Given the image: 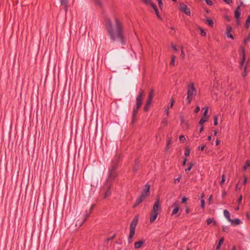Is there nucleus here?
Returning <instances> with one entry per match:
<instances>
[{
	"instance_id": "6",
	"label": "nucleus",
	"mask_w": 250,
	"mask_h": 250,
	"mask_svg": "<svg viewBox=\"0 0 250 250\" xmlns=\"http://www.w3.org/2000/svg\"><path fill=\"white\" fill-rule=\"evenodd\" d=\"M138 222V217L135 216L132 222L130 223L129 226V234L128 236V239L131 240L133 237L134 236L135 232L136 227L137 225Z\"/></svg>"
},
{
	"instance_id": "42",
	"label": "nucleus",
	"mask_w": 250,
	"mask_h": 250,
	"mask_svg": "<svg viewBox=\"0 0 250 250\" xmlns=\"http://www.w3.org/2000/svg\"><path fill=\"white\" fill-rule=\"evenodd\" d=\"M208 112V108L207 107L205 108V110L203 114V117H208L207 116Z\"/></svg>"
},
{
	"instance_id": "7",
	"label": "nucleus",
	"mask_w": 250,
	"mask_h": 250,
	"mask_svg": "<svg viewBox=\"0 0 250 250\" xmlns=\"http://www.w3.org/2000/svg\"><path fill=\"white\" fill-rule=\"evenodd\" d=\"M142 1L144 3L146 4L150 5L153 8V9L154 10L155 12L157 17L158 18H159L160 19H161L156 5L154 3H153L151 0H142Z\"/></svg>"
},
{
	"instance_id": "21",
	"label": "nucleus",
	"mask_w": 250,
	"mask_h": 250,
	"mask_svg": "<svg viewBox=\"0 0 250 250\" xmlns=\"http://www.w3.org/2000/svg\"><path fill=\"white\" fill-rule=\"evenodd\" d=\"M61 5L64 6V9L65 11L67 10V5L68 3V0H61Z\"/></svg>"
},
{
	"instance_id": "30",
	"label": "nucleus",
	"mask_w": 250,
	"mask_h": 250,
	"mask_svg": "<svg viewBox=\"0 0 250 250\" xmlns=\"http://www.w3.org/2000/svg\"><path fill=\"white\" fill-rule=\"evenodd\" d=\"M207 22L208 24L209 25H210L211 27H213L214 25L213 21L210 19H207Z\"/></svg>"
},
{
	"instance_id": "17",
	"label": "nucleus",
	"mask_w": 250,
	"mask_h": 250,
	"mask_svg": "<svg viewBox=\"0 0 250 250\" xmlns=\"http://www.w3.org/2000/svg\"><path fill=\"white\" fill-rule=\"evenodd\" d=\"M111 184H109L107 186V189L105 192L104 198H106L107 197L111 195V191H110Z\"/></svg>"
},
{
	"instance_id": "62",
	"label": "nucleus",
	"mask_w": 250,
	"mask_h": 250,
	"mask_svg": "<svg viewBox=\"0 0 250 250\" xmlns=\"http://www.w3.org/2000/svg\"><path fill=\"white\" fill-rule=\"evenodd\" d=\"M220 141L219 140H216V146H218L219 145V144H220Z\"/></svg>"
},
{
	"instance_id": "29",
	"label": "nucleus",
	"mask_w": 250,
	"mask_h": 250,
	"mask_svg": "<svg viewBox=\"0 0 250 250\" xmlns=\"http://www.w3.org/2000/svg\"><path fill=\"white\" fill-rule=\"evenodd\" d=\"M250 23V16H249L246 20V23H245V27L247 28H249V25Z\"/></svg>"
},
{
	"instance_id": "31",
	"label": "nucleus",
	"mask_w": 250,
	"mask_h": 250,
	"mask_svg": "<svg viewBox=\"0 0 250 250\" xmlns=\"http://www.w3.org/2000/svg\"><path fill=\"white\" fill-rule=\"evenodd\" d=\"M170 103L169 106L168 107H169V108H172L173 106V105H174V104L175 102V101L173 99V98H172L170 99Z\"/></svg>"
},
{
	"instance_id": "35",
	"label": "nucleus",
	"mask_w": 250,
	"mask_h": 250,
	"mask_svg": "<svg viewBox=\"0 0 250 250\" xmlns=\"http://www.w3.org/2000/svg\"><path fill=\"white\" fill-rule=\"evenodd\" d=\"M190 154V149L189 148H186L185 152V155L186 156H188Z\"/></svg>"
},
{
	"instance_id": "60",
	"label": "nucleus",
	"mask_w": 250,
	"mask_h": 250,
	"mask_svg": "<svg viewBox=\"0 0 250 250\" xmlns=\"http://www.w3.org/2000/svg\"><path fill=\"white\" fill-rule=\"evenodd\" d=\"M204 130V126L203 125H201V127H200V132H202Z\"/></svg>"
},
{
	"instance_id": "52",
	"label": "nucleus",
	"mask_w": 250,
	"mask_h": 250,
	"mask_svg": "<svg viewBox=\"0 0 250 250\" xmlns=\"http://www.w3.org/2000/svg\"><path fill=\"white\" fill-rule=\"evenodd\" d=\"M212 200V195H210L208 199L209 204H211V202Z\"/></svg>"
},
{
	"instance_id": "18",
	"label": "nucleus",
	"mask_w": 250,
	"mask_h": 250,
	"mask_svg": "<svg viewBox=\"0 0 250 250\" xmlns=\"http://www.w3.org/2000/svg\"><path fill=\"white\" fill-rule=\"evenodd\" d=\"M152 100H149V99H147V101H146V105L144 107V110L145 111H147L149 108V106L151 104V102H152Z\"/></svg>"
},
{
	"instance_id": "44",
	"label": "nucleus",
	"mask_w": 250,
	"mask_h": 250,
	"mask_svg": "<svg viewBox=\"0 0 250 250\" xmlns=\"http://www.w3.org/2000/svg\"><path fill=\"white\" fill-rule=\"evenodd\" d=\"M181 57L182 59H184L185 57V54L183 51V47H182Z\"/></svg>"
},
{
	"instance_id": "55",
	"label": "nucleus",
	"mask_w": 250,
	"mask_h": 250,
	"mask_svg": "<svg viewBox=\"0 0 250 250\" xmlns=\"http://www.w3.org/2000/svg\"><path fill=\"white\" fill-rule=\"evenodd\" d=\"M187 158H185L183 160V163H182V165L183 166H185L187 163Z\"/></svg>"
},
{
	"instance_id": "10",
	"label": "nucleus",
	"mask_w": 250,
	"mask_h": 250,
	"mask_svg": "<svg viewBox=\"0 0 250 250\" xmlns=\"http://www.w3.org/2000/svg\"><path fill=\"white\" fill-rule=\"evenodd\" d=\"M241 12V10L240 6H238L235 11V12H234V16H235V19L237 20V22L238 24L239 23V19L240 16Z\"/></svg>"
},
{
	"instance_id": "53",
	"label": "nucleus",
	"mask_w": 250,
	"mask_h": 250,
	"mask_svg": "<svg viewBox=\"0 0 250 250\" xmlns=\"http://www.w3.org/2000/svg\"><path fill=\"white\" fill-rule=\"evenodd\" d=\"M200 107H199V106H197V107L195 108V110H194V112H195V113H198V112L200 111Z\"/></svg>"
},
{
	"instance_id": "40",
	"label": "nucleus",
	"mask_w": 250,
	"mask_h": 250,
	"mask_svg": "<svg viewBox=\"0 0 250 250\" xmlns=\"http://www.w3.org/2000/svg\"><path fill=\"white\" fill-rule=\"evenodd\" d=\"M161 124L162 125H167V119H164L162 122H161Z\"/></svg>"
},
{
	"instance_id": "58",
	"label": "nucleus",
	"mask_w": 250,
	"mask_h": 250,
	"mask_svg": "<svg viewBox=\"0 0 250 250\" xmlns=\"http://www.w3.org/2000/svg\"><path fill=\"white\" fill-rule=\"evenodd\" d=\"M172 47L173 48V50L175 51H177V49L176 48V45H174V44H172Z\"/></svg>"
},
{
	"instance_id": "36",
	"label": "nucleus",
	"mask_w": 250,
	"mask_h": 250,
	"mask_svg": "<svg viewBox=\"0 0 250 250\" xmlns=\"http://www.w3.org/2000/svg\"><path fill=\"white\" fill-rule=\"evenodd\" d=\"M171 139L170 138L168 139L167 141V149L168 150L169 148V145L171 144Z\"/></svg>"
},
{
	"instance_id": "33",
	"label": "nucleus",
	"mask_w": 250,
	"mask_h": 250,
	"mask_svg": "<svg viewBox=\"0 0 250 250\" xmlns=\"http://www.w3.org/2000/svg\"><path fill=\"white\" fill-rule=\"evenodd\" d=\"M179 140L181 142L184 143L186 141V139L184 136L181 135L179 137Z\"/></svg>"
},
{
	"instance_id": "34",
	"label": "nucleus",
	"mask_w": 250,
	"mask_h": 250,
	"mask_svg": "<svg viewBox=\"0 0 250 250\" xmlns=\"http://www.w3.org/2000/svg\"><path fill=\"white\" fill-rule=\"evenodd\" d=\"M158 2L159 7L160 9H162L163 7V3L162 0H157Z\"/></svg>"
},
{
	"instance_id": "15",
	"label": "nucleus",
	"mask_w": 250,
	"mask_h": 250,
	"mask_svg": "<svg viewBox=\"0 0 250 250\" xmlns=\"http://www.w3.org/2000/svg\"><path fill=\"white\" fill-rule=\"evenodd\" d=\"M145 198H146L145 197L141 195L136 200V204L133 206V207L135 208L136 206L140 204L145 199Z\"/></svg>"
},
{
	"instance_id": "9",
	"label": "nucleus",
	"mask_w": 250,
	"mask_h": 250,
	"mask_svg": "<svg viewBox=\"0 0 250 250\" xmlns=\"http://www.w3.org/2000/svg\"><path fill=\"white\" fill-rule=\"evenodd\" d=\"M118 175V174L116 171L109 170L108 180L113 181L117 177Z\"/></svg>"
},
{
	"instance_id": "22",
	"label": "nucleus",
	"mask_w": 250,
	"mask_h": 250,
	"mask_svg": "<svg viewBox=\"0 0 250 250\" xmlns=\"http://www.w3.org/2000/svg\"><path fill=\"white\" fill-rule=\"evenodd\" d=\"M207 224L208 225H209L211 224H212L213 225H215L216 224V221L214 220L213 218H208L207 220Z\"/></svg>"
},
{
	"instance_id": "38",
	"label": "nucleus",
	"mask_w": 250,
	"mask_h": 250,
	"mask_svg": "<svg viewBox=\"0 0 250 250\" xmlns=\"http://www.w3.org/2000/svg\"><path fill=\"white\" fill-rule=\"evenodd\" d=\"M205 206V200H204V199H201V207L202 208H204Z\"/></svg>"
},
{
	"instance_id": "50",
	"label": "nucleus",
	"mask_w": 250,
	"mask_h": 250,
	"mask_svg": "<svg viewBox=\"0 0 250 250\" xmlns=\"http://www.w3.org/2000/svg\"><path fill=\"white\" fill-rule=\"evenodd\" d=\"M95 0V2L96 3V4H98L99 6H101V2L100 0Z\"/></svg>"
},
{
	"instance_id": "19",
	"label": "nucleus",
	"mask_w": 250,
	"mask_h": 250,
	"mask_svg": "<svg viewBox=\"0 0 250 250\" xmlns=\"http://www.w3.org/2000/svg\"><path fill=\"white\" fill-rule=\"evenodd\" d=\"M229 222H231L232 224L234 225H238L241 223V220L239 219L236 218L234 220L230 219Z\"/></svg>"
},
{
	"instance_id": "41",
	"label": "nucleus",
	"mask_w": 250,
	"mask_h": 250,
	"mask_svg": "<svg viewBox=\"0 0 250 250\" xmlns=\"http://www.w3.org/2000/svg\"><path fill=\"white\" fill-rule=\"evenodd\" d=\"M207 3V4L208 5H212L213 2L211 0H205Z\"/></svg>"
},
{
	"instance_id": "26",
	"label": "nucleus",
	"mask_w": 250,
	"mask_h": 250,
	"mask_svg": "<svg viewBox=\"0 0 250 250\" xmlns=\"http://www.w3.org/2000/svg\"><path fill=\"white\" fill-rule=\"evenodd\" d=\"M153 97H154V91L153 89H152V90H151V91L149 92V96H148L147 99L152 101Z\"/></svg>"
},
{
	"instance_id": "59",
	"label": "nucleus",
	"mask_w": 250,
	"mask_h": 250,
	"mask_svg": "<svg viewBox=\"0 0 250 250\" xmlns=\"http://www.w3.org/2000/svg\"><path fill=\"white\" fill-rule=\"evenodd\" d=\"M250 37L247 38H246V39H245V40H244V42H245V43H246L247 42H248V41L250 40Z\"/></svg>"
},
{
	"instance_id": "14",
	"label": "nucleus",
	"mask_w": 250,
	"mask_h": 250,
	"mask_svg": "<svg viewBox=\"0 0 250 250\" xmlns=\"http://www.w3.org/2000/svg\"><path fill=\"white\" fill-rule=\"evenodd\" d=\"M242 60L241 61V62H240V64H239V68L240 69L243 67L244 63L246 60L245 52V50L244 48H242Z\"/></svg>"
},
{
	"instance_id": "56",
	"label": "nucleus",
	"mask_w": 250,
	"mask_h": 250,
	"mask_svg": "<svg viewBox=\"0 0 250 250\" xmlns=\"http://www.w3.org/2000/svg\"><path fill=\"white\" fill-rule=\"evenodd\" d=\"M244 181H243V184H246L247 183V178L246 176H244Z\"/></svg>"
},
{
	"instance_id": "20",
	"label": "nucleus",
	"mask_w": 250,
	"mask_h": 250,
	"mask_svg": "<svg viewBox=\"0 0 250 250\" xmlns=\"http://www.w3.org/2000/svg\"><path fill=\"white\" fill-rule=\"evenodd\" d=\"M224 215L229 221H230V213L228 210L225 209L224 210Z\"/></svg>"
},
{
	"instance_id": "32",
	"label": "nucleus",
	"mask_w": 250,
	"mask_h": 250,
	"mask_svg": "<svg viewBox=\"0 0 250 250\" xmlns=\"http://www.w3.org/2000/svg\"><path fill=\"white\" fill-rule=\"evenodd\" d=\"M181 123L183 125L185 126L186 128H188V124L187 122H185L183 118H181Z\"/></svg>"
},
{
	"instance_id": "57",
	"label": "nucleus",
	"mask_w": 250,
	"mask_h": 250,
	"mask_svg": "<svg viewBox=\"0 0 250 250\" xmlns=\"http://www.w3.org/2000/svg\"><path fill=\"white\" fill-rule=\"evenodd\" d=\"M205 147V145H203L202 146H199V149L201 150V151H203L204 150V148Z\"/></svg>"
},
{
	"instance_id": "24",
	"label": "nucleus",
	"mask_w": 250,
	"mask_h": 250,
	"mask_svg": "<svg viewBox=\"0 0 250 250\" xmlns=\"http://www.w3.org/2000/svg\"><path fill=\"white\" fill-rule=\"evenodd\" d=\"M208 117H203L200 119L199 121V124L201 125H203L204 123L208 121Z\"/></svg>"
},
{
	"instance_id": "49",
	"label": "nucleus",
	"mask_w": 250,
	"mask_h": 250,
	"mask_svg": "<svg viewBox=\"0 0 250 250\" xmlns=\"http://www.w3.org/2000/svg\"><path fill=\"white\" fill-rule=\"evenodd\" d=\"M242 200V196L240 195L237 200V202H238V204H240L241 203Z\"/></svg>"
},
{
	"instance_id": "13",
	"label": "nucleus",
	"mask_w": 250,
	"mask_h": 250,
	"mask_svg": "<svg viewBox=\"0 0 250 250\" xmlns=\"http://www.w3.org/2000/svg\"><path fill=\"white\" fill-rule=\"evenodd\" d=\"M232 27L229 26V25H228L227 26V31H226V36H227L228 38H231L232 39H233L234 38L232 36V35L230 33V32L232 31Z\"/></svg>"
},
{
	"instance_id": "25",
	"label": "nucleus",
	"mask_w": 250,
	"mask_h": 250,
	"mask_svg": "<svg viewBox=\"0 0 250 250\" xmlns=\"http://www.w3.org/2000/svg\"><path fill=\"white\" fill-rule=\"evenodd\" d=\"M224 241V239L223 238H222L220 239L218 244L216 247V250H219L221 246V245L223 244V242Z\"/></svg>"
},
{
	"instance_id": "46",
	"label": "nucleus",
	"mask_w": 250,
	"mask_h": 250,
	"mask_svg": "<svg viewBox=\"0 0 250 250\" xmlns=\"http://www.w3.org/2000/svg\"><path fill=\"white\" fill-rule=\"evenodd\" d=\"M225 180H226V179H225V175H223L222 176V178L221 181V182H220V184L221 185H222L224 183V182L225 181Z\"/></svg>"
},
{
	"instance_id": "3",
	"label": "nucleus",
	"mask_w": 250,
	"mask_h": 250,
	"mask_svg": "<svg viewBox=\"0 0 250 250\" xmlns=\"http://www.w3.org/2000/svg\"><path fill=\"white\" fill-rule=\"evenodd\" d=\"M145 96V94L143 90L141 89L140 92L136 97V103L135 107L133 108L132 112V123L135 122V118L137 115L139 108L141 107L142 101Z\"/></svg>"
},
{
	"instance_id": "61",
	"label": "nucleus",
	"mask_w": 250,
	"mask_h": 250,
	"mask_svg": "<svg viewBox=\"0 0 250 250\" xmlns=\"http://www.w3.org/2000/svg\"><path fill=\"white\" fill-rule=\"evenodd\" d=\"M186 212L187 213H188L189 212V208L188 207L186 208Z\"/></svg>"
},
{
	"instance_id": "39",
	"label": "nucleus",
	"mask_w": 250,
	"mask_h": 250,
	"mask_svg": "<svg viewBox=\"0 0 250 250\" xmlns=\"http://www.w3.org/2000/svg\"><path fill=\"white\" fill-rule=\"evenodd\" d=\"M218 125V118L217 116H215L214 117V125Z\"/></svg>"
},
{
	"instance_id": "23",
	"label": "nucleus",
	"mask_w": 250,
	"mask_h": 250,
	"mask_svg": "<svg viewBox=\"0 0 250 250\" xmlns=\"http://www.w3.org/2000/svg\"><path fill=\"white\" fill-rule=\"evenodd\" d=\"M250 167V161L247 160L246 161L245 165L244 166V167H243V170L244 171H246L248 167Z\"/></svg>"
},
{
	"instance_id": "48",
	"label": "nucleus",
	"mask_w": 250,
	"mask_h": 250,
	"mask_svg": "<svg viewBox=\"0 0 250 250\" xmlns=\"http://www.w3.org/2000/svg\"><path fill=\"white\" fill-rule=\"evenodd\" d=\"M187 200H188V199L186 197H184L182 199L181 203L183 204L186 203L187 202Z\"/></svg>"
},
{
	"instance_id": "45",
	"label": "nucleus",
	"mask_w": 250,
	"mask_h": 250,
	"mask_svg": "<svg viewBox=\"0 0 250 250\" xmlns=\"http://www.w3.org/2000/svg\"><path fill=\"white\" fill-rule=\"evenodd\" d=\"M164 113L167 115V116H168L169 115V107H167L165 111H164Z\"/></svg>"
},
{
	"instance_id": "54",
	"label": "nucleus",
	"mask_w": 250,
	"mask_h": 250,
	"mask_svg": "<svg viewBox=\"0 0 250 250\" xmlns=\"http://www.w3.org/2000/svg\"><path fill=\"white\" fill-rule=\"evenodd\" d=\"M226 3L229 4L232 3L231 0H223Z\"/></svg>"
},
{
	"instance_id": "4",
	"label": "nucleus",
	"mask_w": 250,
	"mask_h": 250,
	"mask_svg": "<svg viewBox=\"0 0 250 250\" xmlns=\"http://www.w3.org/2000/svg\"><path fill=\"white\" fill-rule=\"evenodd\" d=\"M197 90L193 83H190L187 86V97L186 101L189 104L193 97L196 95Z\"/></svg>"
},
{
	"instance_id": "16",
	"label": "nucleus",
	"mask_w": 250,
	"mask_h": 250,
	"mask_svg": "<svg viewBox=\"0 0 250 250\" xmlns=\"http://www.w3.org/2000/svg\"><path fill=\"white\" fill-rule=\"evenodd\" d=\"M145 241L141 240L137 242H136L134 243V247L135 249L140 248L144 244Z\"/></svg>"
},
{
	"instance_id": "28",
	"label": "nucleus",
	"mask_w": 250,
	"mask_h": 250,
	"mask_svg": "<svg viewBox=\"0 0 250 250\" xmlns=\"http://www.w3.org/2000/svg\"><path fill=\"white\" fill-rule=\"evenodd\" d=\"M188 165H189L188 167L187 168L185 169V171L186 172H188L191 169V168L193 167L194 164L193 163H189L188 164Z\"/></svg>"
},
{
	"instance_id": "12",
	"label": "nucleus",
	"mask_w": 250,
	"mask_h": 250,
	"mask_svg": "<svg viewBox=\"0 0 250 250\" xmlns=\"http://www.w3.org/2000/svg\"><path fill=\"white\" fill-rule=\"evenodd\" d=\"M149 188L150 186L148 185H146L145 187V188L144 189L141 195L146 197L149 194Z\"/></svg>"
},
{
	"instance_id": "5",
	"label": "nucleus",
	"mask_w": 250,
	"mask_h": 250,
	"mask_svg": "<svg viewBox=\"0 0 250 250\" xmlns=\"http://www.w3.org/2000/svg\"><path fill=\"white\" fill-rule=\"evenodd\" d=\"M90 212L85 211V212L81 213L76 219L75 226L76 227H80L85 222L87 218L89 216Z\"/></svg>"
},
{
	"instance_id": "37",
	"label": "nucleus",
	"mask_w": 250,
	"mask_h": 250,
	"mask_svg": "<svg viewBox=\"0 0 250 250\" xmlns=\"http://www.w3.org/2000/svg\"><path fill=\"white\" fill-rule=\"evenodd\" d=\"M246 68H247V65H246L245 66L244 68V72L242 73V76H243V77H245L247 75V72H246Z\"/></svg>"
},
{
	"instance_id": "64",
	"label": "nucleus",
	"mask_w": 250,
	"mask_h": 250,
	"mask_svg": "<svg viewBox=\"0 0 250 250\" xmlns=\"http://www.w3.org/2000/svg\"><path fill=\"white\" fill-rule=\"evenodd\" d=\"M211 140V136H208V141H210Z\"/></svg>"
},
{
	"instance_id": "1",
	"label": "nucleus",
	"mask_w": 250,
	"mask_h": 250,
	"mask_svg": "<svg viewBox=\"0 0 250 250\" xmlns=\"http://www.w3.org/2000/svg\"><path fill=\"white\" fill-rule=\"evenodd\" d=\"M106 28L111 40L114 41L118 40L121 43H124L123 25L117 18H115L114 24L110 20H107Z\"/></svg>"
},
{
	"instance_id": "27",
	"label": "nucleus",
	"mask_w": 250,
	"mask_h": 250,
	"mask_svg": "<svg viewBox=\"0 0 250 250\" xmlns=\"http://www.w3.org/2000/svg\"><path fill=\"white\" fill-rule=\"evenodd\" d=\"M175 56L174 55L171 56V60L170 63V65L172 66L175 65Z\"/></svg>"
},
{
	"instance_id": "8",
	"label": "nucleus",
	"mask_w": 250,
	"mask_h": 250,
	"mask_svg": "<svg viewBox=\"0 0 250 250\" xmlns=\"http://www.w3.org/2000/svg\"><path fill=\"white\" fill-rule=\"evenodd\" d=\"M179 9L180 11L184 12L186 15L190 16L191 15L190 10L188 7L187 5L183 3H180Z\"/></svg>"
},
{
	"instance_id": "2",
	"label": "nucleus",
	"mask_w": 250,
	"mask_h": 250,
	"mask_svg": "<svg viewBox=\"0 0 250 250\" xmlns=\"http://www.w3.org/2000/svg\"><path fill=\"white\" fill-rule=\"evenodd\" d=\"M161 210V204L159 197L156 199L152 209L150 211L149 222L153 223L157 219Z\"/></svg>"
},
{
	"instance_id": "51",
	"label": "nucleus",
	"mask_w": 250,
	"mask_h": 250,
	"mask_svg": "<svg viewBox=\"0 0 250 250\" xmlns=\"http://www.w3.org/2000/svg\"><path fill=\"white\" fill-rule=\"evenodd\" d=\"M181 178V176H180L177 179H175V181H174L175 183H176L177 182H179L180 181Z\"/></svg>"
},
{
	"instance_id": "47",
	"label": "nucleus",
	"mask_w": 250,
	"mask_h": 250,
	"mask_svg": "<svg viewBox=\"0 0 250 250\" xmlns=\"http://www.w3.org/2000/svg\"><path fill=\"white\" fill-rule=\"evenodd\" d=\"M117 168V165H115L113 166L110 168H109V170L116 171V169Z\"/></svg>"
},
{
	"instance_id": "43",
	"label": "nucleus",
	"mask_w": 250,
	"mask_h": 250,
	"mask_svg": "<svg viewBox=\"0 0 250 250\" xmlns=\"http://www.w3.org/2000/svg\"><path fill=\"white\" fill-rule=\"evenodd\" d=\"M201 31V35L202 36H206V32L202 28L200 29Z\"/></svg>"
},
{
	"instance_id": "63",
	"label": "nucleus",
	"mask_w": 250,
	"mask_h": 250,
	"mask_svg": "<svg viewBox=\"0 0 250 250\" xmlns=\"http://www.w3.org/2000/svg\"><path fill=\"white\" fill-rule=\"evenodd\" d=\"M205 197V195L204 193H202L200 196V198H201V199H204V198Z\"/></svg>"
},
{
	"instance_id": "11",
	"label": "nucleus",
	"mask_w": 250,
	"mask_h": 250,
	"mask_svg": "<svg viewBox=\"0 0 250 250\" xmlns=\"http://www.w3.org/2000/svg\"><path fill=\"white\" fill-rule=\"evenodd\" d=\"M174 207L173 211L172 212V215L176 214L178 213L179 210V203L178 201H175L172 205Z\"/></svg>"
}]
</instances>
